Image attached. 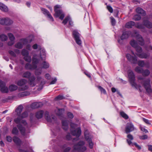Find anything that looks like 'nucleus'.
Returning a JSON list of instances; mask_svg holds the SVG:
<instances>
[{"label":"nucleus","mask_w":152,"mask_h":152,"mask_svg":"<svg viewBox=\"0 0 152 152\" xmlns=\"http://www.w3.org/2000/svg\"><path fill=\"white\" fill-rule=\"evenodd\" d=\"M132 53L133 55H135L133 51H132ZM126 57L128 60L132 63L136 64L137 63L138 65L142 67H143L145 65V63L143 61H139L137 62V57L135 56H131L129 54H127L126 55Z\"/></svg>","instance_id":"1"},{"label":"nucleus","mask_w":152,"mask_h":152,"mask_svg":"<svg viewBox=\"0 0 152 152\" xmlns=\"http://www.w3.org/2000/svg\"><path fill=\"white\" fill-rule=\"evenodd\" d=\"M138 79L139 80H142L141 82V84L143 85L146 91L148 93L152 92L151 86L150 84V80L149 79H144L142 77H138Z\"/></svg>","instance_id":"2"},{"label":"nucleus","mask_w":152,"mask_h":152,"mask_svg":"<svg viewBox=\"0 0 152 152\" xmlns=\"http://www.w3.org/2000/svg\"><path fill=\"white\" fill-rule=\"evenodd\" d=\"M61 7V6L58 5H56L54 7V10L55 13L54 15L56 18L59 17V18L61 20H62L64 19L65 15Z\"/></svg>","instance_id":"3"},{"label":"nucleus","mask_w":152,"mask_h":152,"mask_svg":"<svg viewBox=\"0 0 152 152\" xmlns=\"http://www.w3.org/2000/svg\"><path fill=\"white\" fill-rule=\"evenodd\" d=\"M128 74L129 81L132 86L136 88L137 85L135 82V76L133 72L131 70H129Z\"/></svg>","instance_id":"4"},{"label":"nucleus","mask_w":152,"mask_h":152,"mask_svg":"<svg viewBox=\"0 0 152 152\" xmlns=\"http://www.w3.org/2000/svg\"><path fill=\"white\" fill-rule=\"evenodd\" d=\"M22 119L21 117L18 116L17 118L14 119V121L16 124H19L17 125V126L21 134L23 136H25V129L20 124V122H21V120Z\"/></svg>","instance_id":"5"},{"label":"nucleus","mask_w":152,"mask_h":152,"mask_svg":"<svg viewBox=\"0 0 152 152\" xmlns=\"http://www.w3.org/2000/svg\"><path fill=\"white\" fill-rule=\"evenodd\" d=\"M85 144L84 142L80 141L77 144L73 146V149L75 150L84 152L86 150V148L83 146Z\"/></svg>","instance_id":"6"},{"label":"nucleus","mask_w":152,"mask_h":152,"mask_svg":"<svg viewBox=\"0 0 152 152\" xmlns=\"http://www.w3.org/2000/svg\"><path fill=\"white\" fill-rule=\"evenodd\" d=\"M27 83V80L24 79H22L18 81L17 85L19 86H21L19 88L20 91H25L28 88V86L26 85Z\"/></svg>","instance_id":"7"},{"label":"nucleus","mask_w":152,"mask_h":152,"mask_svg":"<svg viewBox=\"0 0 152 152\" xmlns=\"http://www.w3.org/2000/svg\"><path fill=\"white\" fill-rule=\"evenodd\" d=\"M84 135L85 140L88 143L89 148L92 149L93 147L94 143L92 141L91 136L88 133L87 130H86L85 132Z\"/></svg>","instance_id":"8"},{"label":"nucleus","mask_w":152,"mask_h":152,"mask_svg":"<svg viewBox=\"0 0 152 152\" xmlns=\"http://www.w3.org/2000/svg\"><path fill=\"white\" fill-rule=\"evenodd\" d=\"M13 23V21L10 18H0V24L5 26H10Z\"/></svg>","instance_id":"9"},{"label":"nucleus","mask_w":152,"mask_h":152,"mask_svg":"<svg viewBox=\"0 0 152 152\" xmlns=\"http://www.w3.org/2000/svg\"><path fill=\"white\" fill-rule=\"evenodd\" d=\"M72 36L77 44L80 45L82 41L80 38V34L76 30H74L72 32Z\"/></svg>","instance_id":"10"},{"label":"nucleus","mask_w":152,"mask_h":152,"mask_svg":"<svg viewBox=\"0 0 152 152\" xmlns=\"http://www.w3.org/2000/svg\"><path fill=\"white\" fill-rule=\"evenodd\" d=\"M134 128L133 125L131 123H128L127 124L125 128V132L128 134L130 132L134 130Z\"/></svg>","instance_id":"11"},{"label":"nucleus","mask_w":152,"mask_h":152,"mask_svg":"<svg viewBox=\"0 0 152 152\" xmlns=\"http://www.w3.org/2000/svg\"><path fill=\"white\" fill-rule=\"evenodd\" d=\"M71 132L73 135L76 136L78 137L80 136L81 133V129L80 127H78L76 130L73 131L71 129Z\"/></svg>","instance_id":"12"},{"label":"nucleus","mask_w":152,"mask_h":152,"mask_svg":"<svg viewBox=\"0 0 152 152\" xmlns=\"http://www.w3.org/2000/svg\"><path fill=\"white\" fill-rule=\"evenodd\" d=\"M139 45L141 46H143L145 45L144 40L142 36L139 34L136 35L135 36Z\"/></svg>","instance_id":"13"},{"label":"nucleus","mask_w":152,"mask_h":152,"mask_svg":"<svg viewBox=\"0 0 152 152\" xmlns=\"http://www.w3.org/2000/svg\"><path fill=\"white\" fill-rule=\"evenodd\" d=\"M43 105V104L41 102H34L31 105V107L32 109H35L41 107Z\"/></svg>","instance_id":"14"},{"label":"nucleus","mask_w":152,"mask_h":152,"mask_svg":"<svg viewBox=\"0 0 152 152\" xmlns=\"http://www.w3.org/2000/svg\"><path fill=\"white\" fill-rule=\"evenodd\" d=\"M131 34L130 31H126L123 32L121 36V40L126 39L128 38Z\"/></svg>","instance_id":"15"},{"label":"nucleus","mask_w":152,"mask_h":152,"mask_svg":"<svg viewBox=\"0 0 152 152\" xmlns=\"http://www.w3.org/2000/svg\"><path fill=\"white\" fill-rule=\"evenodd\" d=\"M137 56L141 58L146 59L150 56L149 53H141L136 54Z\"/></svg>","instance_id":"16"},{"label":"nucleus","mask_w":152,"mask_h":152,"mask_svg":"<svg viewBox=\"0 0 152 152\" xmlns=\"http://www.w3.org/2000/svg\"><path fill=\"white\" fill-rule=\"evenodd\" d=\"M143 23L144 26L148 28H152V23L148 20H143Z\"/></svg>","instance_id":"17"},{"label":"nucleus","mask_w":152,"mask_h":152,"mask_svg":"<svg viewBox=\"0 0 152 152\" xmlns=\"http://www.w3.org/2000/svg\"><path fill=\"white\" fill-rule=\"evenodd\" d=\"M37 66L36 65H31V64L28 63L26 64L25 67L27 69H35L37 68Z\"/></svg>","instance_id":"18"},{"label":"nucleus","mask_w":152,"mask_h":152,"mask_svg":"<svg viewBox=\"0 0 152 152\" xmlns=\"http://www.w3.org/2000/svg\"><path fill=\"white\" fill-rule=\"evenodd\" d=\"M44 114V111L43 110H39L36 113L35 116L37 119H40L42 118Z\"/></svg>","instance_id":"19"},{"label":"nucleus","mask_w":152,"mask_h":152,"mask_svg":"<svg viewBox=\"0 0 152 152\" xmlns=\"http://www.w3.org/2000/svg\"><path fill=\"white\" fill-rule=\"evenodd\" d=\"M13 140L14 142L17 145H20L21 141L19 138L16 136H14L13 138Z\"/></svg>","instance_id":"20"},{"label":"nucleus","mask_w":152,"mask_h":152,"mask_svg":"<svg viewBox=\"0 0 152 152\" xmlns=\"http://www.w3.org/2000/svg\"><path fill=\"white\" fill-rule=\"evenodd\" d=\"M136 12L137 13L141 14L142 16H145L146 14L145 11L140 7L137 8L136 9Z\"/></svg>","instance_id":"21"},{"label":"nucleus","mask_w":152,"mask_h":152,"mask_svg":"<svg viewBox=\"0 0 152 152\" xmlns=\"http://www.w3.org/2000/svg\"><path fill=\"white\" fill-rule=\"evenodd\" d=\"M23 108V106L22 105H19L16 109V112L17 113V115L19 116L21 114V113Z\"/></svg>","instance_id":"22"},{"label":"nucleus","mask_w":152,"mask_h":152,"mask_svg":"<svg viewBox=\"0 0 152 152\" xmlns=\"http://www.w3.org/2000/svg\"><path fill=\"white\" fill-rule=\"evenodd\" d=\"M40 56L42 60H45L46 58L45 51V50H40Z\"/></svg>","instance_id":"23"},{"label":"nucleus","mask_w":152,"mask_h":152,"mask_svg":"<svg viewBox=\"0 0 152 152\" xmlns=\"http://www.w3.org/2000/svg\"><path fill=\"white\" fill-rule=\"evenodd\" d=\"M62 123L63 129L65 130H66L68 128V121L66 120L62 121Z\"/></svg>","instance_id":"24"},{"label":"nucleus","mask_w":152,"mask_h":152,"mask_svg":"<svg viewBox=\"0 0 152 152\" xmlns=\"http://www.w3.org/2000/svg\"><path fill=\"white\" fill-rule=\"evenodd\" d=\"M0 9L2 11L4 12H7L8 9L7 7L4 4L0 2Z\"/></svg>","instance_id":"25"},{"label":"nucleus","mask_w":152,"mask_h":152,"mask_svg":"<svg viewBox=\"0 0 152 152\" xmlns=\"http://www.w3.org/2000/svg\"><path fill=\"white\" fill-rule=\"evenodd\" d=\"M135 24V23L133 21H130L126 23L125 25V27L128 28H131L132 26Z\"/></svg>","instance_id":"26"},{"label":"nucleus","mask_w":152,"mask_h":152,"mask_svg":"<svg viewBox=\"0 0 152 152\" xmlns=\"http://www.w3.org/2000/svg\"><path fill=\"white\" fill-rule=\"evenodd\" d=\"M37 55H34L33 56L32 60V64L33 65H37L39 62V60L37 58Z\"/></svg>","instance_id":"27"},{"label":"nucleus","mask_w":152,"mask_h":152,"mask_svg":"<svg viewBox=\"0 0 152 152\" xmlns=\"http://www.w3.org/2000/svg\"><path fill=\"white\" fill-rule=\"evenodd\" d=\"M64 109H58L55 111L56 115L58 116H61L64 113Z\"/></svg>","instance_id":"28"},{"label":"nucleus","mask_w":152,"mask_h":152,"mask_svg":"<svg viewBox=\"0 0 152 152\" xmlns=\"http://www.w3.org/2000/svg\"><path fill=\"white\" fill-rule=\"evenodd\" d=\"M49 67V63L45 61H43L41 65V68L46 69Z\"/></svg>","instance_id":"29"},{"label":"nucleus","mask_w":152,"mask_h":152,"mask_svg":"<svg viewBox=\"0 0 152 152\" xmlns=\"http://www.w3.org/2000/svg\"><path fill=\"white\" fill-rule=\"evenodd\" d=\"M31 73L29 71H26L24 72L22 75L23 77L26 78H29L31 76Z\"/></svg>","instance_id":"30"},{"label":"nucleus","mask_w":152,"mask_h":152,"mask_svg":"<svg viewBox=\"0 0 152 152\" xmlns=\"http://www.w3.org/2000/svg\"><path fill=\"white\" fill-rule=\"evenodd\" d=\"M45 119L48 122H51L52 121V119L50 117L48 112H45Z\"/></svg>","instance_id":"31"},{"label":"nucleus","mask_w":152,"mask_h":152,"mask_svg":"<svg viewBox=\"0 0 152 152\" xmlns=\"http://www.w3.org/2000/svg\"><path fill=\"white\" fill-rule=\"evenodd\" d=\"M5 83H4V85L3 86H2L1 88V91L2 93H7L8 92V89L7 87L5 86Z\"/></svg>","instance_id":"32"},{"label":"nucleus","mask_w":152,"mask_h":152,"mask_svg":"<svg viewBox=\"0 0 152 152\" xmlns=\"http://www.w3.org/2000/svg\"><path fill=\"white\" fill-rule=\"evenodd\" d=\"M30 93L26 91L20 93L18 94V96L19 97H24L29 95Z\"/></svg>","instance_id":"33"},{"label":"nucleus","mask_w":152,"mask_h":152,"mask_svg":"<svg viewBox=\"0 0 152 152\" xmlns=\"http://www.w3.org/2000/svg\"><path fill=\"white\" fill-rule=\"evenodd\" d=\"M130 45L133 47L135 48L138 45L137 42L134 39H132L130 42Z\"/></svg>","instance_id":"34"},{"label":"nucleus","mask_w":152,"mask_h":152,"mask_svg":"<svg viewBox=\"0 0 152 152\" xmlns=\"http://www.w3.org/2000/svg\"><path fill=\"white\" fill-rule=\"evenodd\" d=\"M45 81L44 79L42 80L38 88V91H40L42 89L43 86L45 84Z\"/></svg>","instance_id":"35"},{"label":"nucleus","mask_w":152,"mask_h":152,"mask_svg":"<svg viewBox=\"0 0 152 152\" xmlns=\"http://www.w3.org/2000/svg\"><path fill=\"white\" fill-rule=\"evenodd\" d=\"M17 86L15 85H12L9 87V89L10 91H12L17 89Z\"/></svg>","instance_id":"36"},{"label":"nucleus","mask_w":152,"mask_h":152,"mask_svg":"<svg viewBox=\"0 0 152 152\" xmlns=\"http://www.w3.org/2000/svg\"><path fill=\"white\" fill-rule=\"evenodd\" d=\"M150 73V71L148 69H146L145 70H143L142 74V75L144 76H147L149 75Z\"/></svg>","instance_id":"37"},{"label":"nucleus","mask_w":152,"mask_h":152,"mask_svg":"<svg viewBox=\"0 0 152 152\" xmlns=\"http://www.w3.org/2000/svg\"><path fill=\"white\" fill-rule=\"evenodd\" d=\"M134 70L135 72L139 73H142L143 71V69L139 66L136 67Z\"/></svg>","instance_id":"38"},{"label":"nucleus","mask_w":152,"mask_h":152,"mask_svg":"<svg viewBox=\"0 0 152 152\" xmlns=\"http://www.w3.org/2000/svg\"><path fill=\"white\" fill-rule=\"evenodd\" d=\"M120 114L123 118L126 119H127L129 118L128 116L123 111L120 112Z\"/></svg>","instance_id":"39"},{"label":"nucleus","mask_w":152,"mask_h":152,"mask_svg":"<svg viewBox=\"0 0 152 152\" xmlns=\"http://www.w3.org/2000/svg\"><path fill=\"white\" fill-rule=\"evenodd\" d=\"M7 39V37L4 34H1L0 36V39L2 41H6Z\"/></svg>","instance_id":"40"},{"label":"nucleus","mask_w":152,"mask_h":152,"mask_svg":"<svg viewBox=\"0 0 152 152\" xmlns=\"http://www.w3.org/2000/svg\"><path fill=\"white\" fill-rule=\"evenodd\" d=\"M18 130L17 127H14L12 131V133L13 134L18 135Z\"/></svg>","instance_id":"41"},{"label":"nucleus","mask_w":152,"mask_h":152,"mask_svg":"<svg viewBox=\"0 0 152 152\" xmlns=\"http://www.w3.org/2000/svg\"><path fill=\"white\" fill-rule=\"evenodd\" d=\"M135 27L137 28L140 29H144L145 28L144 24L138 23L135 25Z\"/></svg>","instance_id":"42"},{"label":"nucleus","mask_w":152,"mask_h":152,"mask_svg":"<svg viewBox=\"0 0 152 152\" xmlns=\"http://www.w3.org/2000/svg\"><path fill=\"white\" fill-rule=\"evenodd\" d=\"M28 115V114L27 111H25L23 112L19 116L21 117V118H23L27 117Z\"/></svg>","instance_id":"43"},{"label":"nucleus","mask_w":152,"mask_h":152,"mask_svg":"<svg viewBox=\"0 0 152 152\" xmlns=\"http://www.w3.org/2000/svg\"><path fill=\"white\" fill-rule=\"evenodd\" d=\"M24 59L25 61L29 63L31 62V57L28 55L24 56Z\"/></svg>","instance_id":"44"},{"label":"nucleus","mask_w":152,"mask_h":152,"mask_svg":"<svg viewBox=\"0 0 152 152\" xmlns=\"http://www.w3.org/2000/svg\"><path fill=\"white\" fill-rule=\"evenodd\" d=\"M22 55L24 56L28 55V52L25 49H23L21 52Z\"/></svg>","instance_id":"45"},{"label":"nucleus","mask_w":152,"mask_h":152,"mask_svg":"<svg viewBox=\"0 0 152 152\" xmlns=\"http://www.w3.org/2000/svg\"><path fill=\"white\" fill-rule=\"evenodd\" d=\"M65 97H64L63 96L61 95H59L55 98V99L56 100H61L63 99H65Z\"/></svg>","instance_id":"46"},{"label":"nucleus","mask_w":152,"mask_h":152,"mask_svg":"<svg viewBox=\"0 0 152 152\" xmlns=\"http://www.w3.org/2000/svg\"><path fill=\"white\" fill-rule=\"evenodd\" d=\"M8 35L10 41H14L15 39V37L11 33H9L8 34Z\"/></svg>","instance_id":"47"},{"label":"nucleus","mask_w":152,"mask_h":152,"mask_svg":"<svg viewBox=\"0 0 152 152\" xmlns=\"http://www.w3.org/2000/svg\"><path fill=\"white\" fill-rule=\"evenodd\" d=\"M41 9L43 13L46 16H47L50 13L47 10L44 8H41Z\"/></svg>","instance_id":"48"},{"label":"nucleus","mask_w":152,"mask_h":152,"mask_svg":"<svg viewBox=\"0 0 152 152\" xmlns=\"http://www.w3.org/2000/svg\"><path fill=\"white\" fill-rule=\"evenodd\" d=\"M141 19V17L140 15H135L133 18V20L135 21H138L140 20Z\"/></svg>","instance_id":"49"},{"label":"nucleus","mask_w":152,"mask_h":152,"mask_svg":"<svg viewBox=\"0 0 152 152\" xmlns=\"http://www.w3.org/2000/svg\"><path fill=\"white\" fill-rule=\"evenodd\" d=\"M70 18V17L68 16L66 17L63 21H62V23L64 25L66 24L68 21H69V20Z\"/></svg>","instance_id":"50"},{"label":"nucleus","mask_w":152,"mask_h":152,"mask_svg":"<svg viewBox=\"0 0 152 152\" xmlns=\"http://www.w3.org/2000/svg\"><path fill=\"white\" fill-rule=\"evenodd\" d=\"M15 47L18 49H21L23 47L22 44L20 42L16 43L15 45Z\"/></svg>","instance_id":"51"},{"label":"nucleus","mask_w":152,"mask_h":152,"mask_svg":"<svg viewBox=\"0 0 152 152\" xmlns=\"http://www.w3.org/2000/svg\"><path fill=\"white\" fill-rule=\"evenodd\" d=\"M97 87L102 93H103L104 94H106V92L105 90L101 86H97Z\"/></svg>","instance_id":"52"},{"label":"nucleus","mask_w":152,"mask_h":152,"mask_svg":"<svg viewBox=\"0 0 152 152\" xmlns=\"http://www.w3.org/2000/svg\"><path fill=\"white\" fill-rule=\"evenodd\" d=\"M135 48H136V51L137 53H140L142 51V48L140 46L137 45V46Z\"/></svg>","instance_id":"53"},{"label":"nucleus","mask_w":152,"mask_h":152,"mask_svg":"<svg viewBox=\"0 0 152 152\" xmlns=\"http://www.w3.org/2000/svg\"><path fill=\"white\" fill-rule=\"evenodd\" d=\"M111 19V22L112 26H115L116 24V21L115 19L113 17H110Z\"/></svg>","instance_id":"54"},{"label":"nucleus","mask_w":152,"mask_h":152,"mask_svg":"<svg viewBox=\"0 0 152 152\" xmlns=\"http://www.w3.org/2000/svg\"><path fill=\"white\" fill-rule=\"evenodd\" d=\"M107 9L110 12L112 13L113 12V9L112 7L110 5L107 6Z\"/></svg>","instance_id":"55"},{"label":"nucleus","mask_w":152,"mask_h":152,"mask_svg":"<svg viewBox=\"0 0 152 152\" xmlns=\"http://www.w3.org/2000/svg\"><path fill=\"white\" fill-rule=\"evenodd\" d=\"M148 138L147 135H144L142 136H139V138L141 140H145L147 139Z\"/></svg>","instance_id":"56"},{"label":"nucleus","mask_w":152,"mask_h":152,"mask_svg":"<svg viewBox=\"0 0 152 152\" xmlns=\"http://www.w3.org/2000/svg\"><path fill=\"white\" fill-rule=\"evenodd\" d=\"M48 18L49 19V20L52 21H54V19L51 14L49 13L47 16Z\"/></svg>","instance_id":"57"},{"label":"nucleus","mask_w":152,"mask_h":152,"mask_svg":"<svg viewBox=\"0 0 152 152\" xmlns=\"http://www.w3.org/2000/svg\"><path fill=\"white\" fill-rule=\"evenodd\" d=\"M143 121L145 122L146 124L150 125L151 124V123L149 121L148 119H145L144 118H142Z\"/></svg>","instance_id":"58"},{"label":"nucleus","mask_w":152,"mask_h":152,"mask_svg":"<svg viewBox=\"0 0 152 152\" xmlns=\"http://www.w3.org/2000/svg\"><path fill=\"white\" fill-rule=\"evenodd\" d=\"M134 145L135 147L137 148L139 150H140L141 149V147L140 145H138L137 143L136 142L132 144V146H133Z\"/></svg>","instance_id":"59"},{"label":"nucleus","mask_w":152,"mask_h":152,"mask_svg":"<svg viewBox=\"0 0 152 152\" xmlns=\"http://www.w3.org/2000/svg\"><path fill=\"white\" fill-rule=\"evenodd\" d=\"M67 116L68 118H72L74 117V115L72 113H71L69 112L67 113Z\"/></svg>","instance_id":"60"},{"label":"nucleus","mask_w":152,"mask_h":152,"mask_svg":"<svg viewBox=\"0 0 152 152\" xmlns=\"http://www.w3.org/2000/svg\"><path fill=\"white\" fill-rule=\"evenodd\" d=\"M6 139L7 141L9 142H11L12 141V137L9 136H7Z\"/></svg>","instance_id":"61"},{"label":"nucleus","mask_w":152,"mask_h":152,"mask_svg":"<svg viewBox=\"0 0 152 152\" xmlns=\"http://www.w3.org/2000/svg\"><path fill=\"white\" fill-rule=\"evenodd\" d=\"M42 73L41 70L39 71L38 69H36L35 71V75H40Z\"/></svg>","instance_id":"62"},{"label":"nucleus","mask_w":152,"mask_h":152,"mask_svg":"<svg viewBox=\"0 0 152 152\" xmlns=\"http://www.w3.org/2000/svg\"><path fill=\"white\" fill-rule=\"evenodd\" d=\"M66 139L67 140H70L71 139V136L70 133H68L66 136Z\"/></svg>","instance_id":"63"},{"label":"nucleus","mask_w":152,"mask_h":152,"mask_svg":"<svg viewBox=\"0 0 152 152\" xmlns=\"http://www.w3.org/2000/svg\"><path fill=\"white\" fill-rule=\"evenodd\" d=\"M127 137L129 140H132L133 139V137L132 135L130 134H128L127 136Z\"/></svg>","instance_id":"64"}]
</instances>
